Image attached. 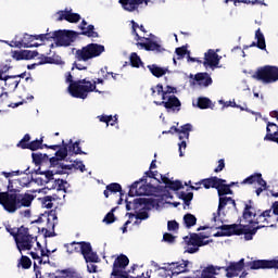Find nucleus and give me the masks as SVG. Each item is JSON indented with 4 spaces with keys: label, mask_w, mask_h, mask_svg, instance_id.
Here are the masks:
<instances>
[{
    "label": "nucleus",
    "mask_w": 278,
    "mask_h": 278,
    "mask_svg": "<svg viewBox=\"0 0 278 278\" xmlns=\"http://www.w3.org/2000/svg\"><path fill=\"white\" fill-rule=\"evenodd\" d=\"M263 227H266L265 225L256 226L254 228H251L249 225H242V224H231V225H222L215 227V229H220V231L225 232L226 237L230 236H244V240H253V237L260 229H263Z\"/></svg>",
    "instance_id": "nucleus-1"
},
{
    "label": "nucleus",
    "mask_w": 278,
    "mask_h": 278,
    "mask_svg": "<svg viewBox=\"0 0 278 278\" xmlns=\"http://www.w3.org/2000/svg\"><path fill=\"white\" fill-rule=\"evenodd\" d=\"M64 247L68 255H73V253H81L85 262H101L99 254L92 251V244H90V242L73 241L72 243H66Z\"/></svg>",
    "instance_id": "nucleus-2"
},
{
    "label": "nucleus",
    "mask_w": 278,
    "mask_h": 278,
    "mask_svg": "<svg viewBox=\"0 0 278 278\" xmlns=\"http://www.w3.org/2000/svg\"><path fill=\"white\" fill-rule=\"evenodd\" d=\"M102 53H105V46L100 43H88L81 49L76 50L75 60H77V62H90V60L101 56Z\"/></svg>",
    "instance_id": "nucleus-3"
},
{
    "label": "nucleus",
    "mask_w": 278,
    "mask_h": 278,
    "mask_svg": "<svg viewBox=\"0 0 278 278\" xmlns=\"http://www.w3.org/2000/svg\"><path fill=\"white\" fill-rule=\"evenodd\" d=\"M70 94L75 99H87L88 92H99L97 83L86 80V78L77 80L68 86Z\"/></svg>",
    "instance_id": "nucleus-4"
},
{
    "label": "nucleus",
    "mask_w": 278,
    "mask_h": 278,
    "mask_svg": "<svg viewBox=\"0 0 278 278\" xmlns=\"http://www.w3.org/2000/svg\"><path fill=\"white\" fill-rule=\"evenodd\" d=\"M38 237L29 233V228L21 226L18 228V233L14 239L18 251H31L34 248V242H37Z\"/></svg>",
    "instance_id": "nucleus-5"
},
{
    "label": "nucleus",
    "mask_w": 278,
    "mask_h": 278,
    "mask_svg": "<svg viewBox=\"0 0 278 278\" xmlns=\"http://www.w3.org/2000/svg\"><path fill=\"white\" fill-rule=\"evenodd\" d=\"M253 79L263 84H275V81H278V67L275 65L258 67L253 74Z\"/></svg>",
    "instance_id": "nucleus-6"
},
{
    "label": "nucleus",
    "mask_w": 278,
    "mask_h": 278,
    "mask_svg": "<svg viewBox=\"0 0 278 278\" xmlns=\"http://www.w3.org/2000/svg\"><path fill=\"white\" fill-rule=\"evenodd\" d=\"M190 261H178L173 263H164V267H160L159 270H162V277H175L176 275H181L182 273H190L188 266Z\"/></svg>",
    "instance_id": "nucleus-7"
},
{
    "label": "nucleus",
    "mask_w": 278,
    "mask_h": 278,
    "mask_svg": "<svg viewBox=\"0 0 278 278\" xmlns=\"http://www.w3.org/2000/svg\"><path fill=\"white\" fill-rule=\"evenodd\" d=\"M70 153H75V155H86V152L81 150L79 147V141L73 143V139L70 140V143H66L64 140L61 142V147L55 152V156L62 162V160H66Z\"/></svg>",
    "instance_id": "nucleus-8"
},
{
    "label": "nucleus",
    "mask_w": 278,
    "mask_h": 278,
    "mask_svg": "<svg viewBox=\"0 0 278 278\" xmlns=\"http://www.w3.org/2000/svg\"><path fill=\"white\" fill-rule=\"evenodd\" d=\"M47 220V228H43L45 238H53L55 236V231H49V229H55V225L58 223V213L55 211H50L48 214H42L41 217L36 219L33 223H45Z\"/></svg>",
    "instance_id": "nucleus-9"
},
{
    "label": "nucleus",
    "mask_w": 278,
    "mask_h": 278,
    "mask_svg": "<svg viewBox=\"0 0 278 278\" xmlns=\"http://www.w3.org/2000/svg\"><path fill=\"white\" fill-rule=\"evenodd\" d=\"M0 205L9 212L14 214L18 210L17 193H9L8 191L0 192Z\"/></svg>",
    "instance_id": "nucleus-10"
},
{
    "label": "nucleus",
    "mask_w": 278,
    "mask_h": 278,
    "mask_svg": "<svg viewBox=\"0 0 278 278\" xmlns=\"http://www.w3.org/2000/svg\"><path fill=\"white\" fill-rule=\"evenodd\" d=\"M54 36V41L58 47H71L73 41L79 36V33L75 30H55Z\"/></svg>",
    "instance_id": "nucleus-11"
},
{
    "label": "nucleus",
    "mask_w": 278,
    "mask_h": 278,
    "mask_svg": "<svg viewBox=\"0 0 278 278\" xmlns=\"http://www.w3.org/2000/svg\"><path fill=\"white\" fill-rule=\"evenodd\" d=\"M127 266H129V257H127L125 254L118 255L113 263L111 277H122L123 275L129 273L125 270Z\"/></svg>",
    "instance_id": "nucleus-12"
},
{
    "label": "nucleus",
    "mask_w": 278,
    "mask_h": 278,
    "mask_svg": "<svg viewBox=\"0 0 278 278\" xmlns=\"http://www.w3.org/2000/svg\"><path fill=\"white\" fill-rule=\"evenodd\" d=\"M257 214H260V210L255 208V205H253V200H249L244 204V208L242 212V219L244 223L249 225H255V218H257Z\"/></svg>",
    "instance_id": "nucleus-13"
},
{
    "label": "nucleus",
    "mask_w": 278,
    "mask_h": 278,
    "mask_svg": "<svg viewBox=\"0 0 278 278\" xmlns=\"http://www.w3.org/2000/svg\"><path fill=\"white\" fill-rule=\"evenodd\" d=\"M251 270H270L278 269V260H256L248 263Z\"/></svg>",
    "instance_id": "nucleus-14"
},
{
    "label": "nucleus",
    "mask_w": 278,
    "mask_h": 278,
    "mask_svg": "<svg viewBox=\"0 0 278 278\" xmlns=\"http://www.w3.org/2000/svg\"><path fill=\"white\" fill-rule=\"evenodd\" d=\"M142 180L135 181L129 189L128 197H151V185H141Z\"/></svg>",
    "instance_id": "nucleus-15"
},
{
    "label": "nucleus",
    "mask_w": 278,
    "mask_h": 278,
    "mask_svg": "<svg viewBox=\"0 0 278 278\" xmlns=\"http://www.w3.org/2000/svg\"><path fill=\"white\" fill-rule=\"evenodd\" d=\"M220 270H225L227 278L238 277V274L244 269V258L239 262H230L226 266H219Z\"/></svg>",
    "instance_id": "nucleus-16"
},
{
    "label": "nucleus",
    "mask_w": 278,
    "mask_h": 278,
    "mask_svg": "<svg viewBox=\"0 0 278 278\" xmlns=\"http://www.w3.org/2000/svg\"><path fill=\"white\" fill-rule=\"evenodd\" d=\"M167 101L163 100V101H154L155 105H163V108L165 110H172L173 112H179V110H181V101L179 100V98H177V96L172 94V96H167Z\"/></svg>",
    "instance_id": "nucleus-17"
},
{
    "label": "nucleus",
    "mask_w": 278,
    "mask_h": 278,
    "mask_svg": "<svg viewBox=\"0 0 278 278\" xmlns=\"http://www.w3.org/2000/svg\"><path fill=\"white\" fill-rule=\"evenodd\" d=\"M34 40H36L34 35L25 33L23 38L15 41L14 45H11V47H15L16 49H31L34 47H40V43L34 42Z\"/></svg>",
    "instance_id": "nucleus-18"
},
{
    "label": "nucleus",
    "mask_w": 278,
    "mask_h": 278,
    "mask_svg": "<svg viewBox=\"0 0 278 278\" xmlns=\"http://www.w3.org/2000/svg\"><path fill=\"white\" fill-rule=\"evenodd\" d=\"M155 90L157 92V94L162 97V101H166V99H168V94H175L177 93V88L173 87V86H169L167 85L165 87V90H164V85L162 84H157L155 87H151V96L152 97H155Z\"/></svg>",
    "instance_id": "nucleus-19"
},
{
    "label": "nucleus",
    "mask_w": 278,
    "mask_h": 278,
    "mask_svg": "<svg viewBox=\"0 0 278 278\" xmlns=\"http://www.w3.org/2000/svg\"><path fill=\"white\" fill-rule=\"evenodd\" d=\"M59 17L56 21L62 22V21H67V23H79L81 21V15L79 13H73V10L65 9L63 11L56 12Z\"/></svg>",
    "instance_id": "nucleus-20"
},
{
    "label": "nucleus",
    "mask_w": 278,
    "mask_h": 278,
    "mask_svg": "<svg viewBox=\"0 0 278 278\" xmlns=\"http://www.w3.org/2000/svg\"><path fill=\"white\" fill-rule=\"evenodd\" d=\"M220 64V56L214 50L210 49L204 53L203 66L211 68H216Z\"/></svg>",
    "instance_id": "nucleus-21"
},
{
    "label": "nucleus",
    "mask_w": 278,
    "mask_h": 278,
    "mask_svg": "<svg viewBox=\"0 0 278 278\" xmlns=\"http://www.w3.org/2000/svg\"><path fill=\"white\" fill-rule=\"evenodd\" d=\"M230 203L232 205V207L236 208V200H233V198L231 197H225L222 195L219 197V203H218V207H217V212L213 213V223H216L220 216V211L225 210V207H227V204Z\"/></svg>",
    "instance_id": "nucleus-22"
},
{
    "label": "nucleus",
    "mask_w": 278,
    "mask_h": 278,
    "mask_svg": "<svg viewBox=\"0 0 278 278\" xmlns=\"http://www.w3.org/2000/svg\"><path fill=\"white\" fill-rule=\"evenodd\" d=\"M54 175H66L64 170H46L42 176L35 178V184H39L40 186H47L49 181H53Z\"/></svg>",
    "instance_id": "nucleus-23"
},
{
    "label": "nucleus",
    "mask_w": 278,
    "mask_h": 278,
    "mask_svg": "<svg viewBox=\"0 0 278 278\" xmlns=\"http://www.w3.org/2000/svg\"><path fill=\"white\" fill-rule=\"evenodd\" d=\"M169 131H174V134H178L179 140H190V131H192V124L187 123L180 128H177L176 126H172L169 128Z\"/></svg>",
    "instance_id": "nucleus-24"
},
{
    "label": "nucleus",
    "mask_w": 278,
    "mask_h": 278,
    "mask_svg": "<svg viewBox=\"0 0 278 278\" xmlns=\"http://www.w3.org/2000/svg\"><path fill=\"white\" fill-rule=\"evenodd\" d=\"M78 28L80 29L78 36H87V38H99V33L94 31V25H88V22H86V20L81 21Z\"/></svg>",
    "instance_id": "nucleus-25"
},
{
    "label": "nucleus",
    "mask_w": 278,
    "mask_h": 278,
    "mask_svg": "<svg viewBox=\"0 0 278 278\" xmlns=\"http://www.w3.org/2000/svg\"><path fill=\"white\" fill-rule=\"evenodd\" d=\"M149 1L151 0H119V3L127 12H136L142 3L149 5Z\"/></svg>",
    "instance_id": "nucleus-26"
},
{
    "label": "nucleus",
    "mask_w": 278,
    "mask_h": 278,
    "mask_svg": "<svg viewBox=\"0 0 278 278\" xmlns=\"http://www.w3.org/2000/svg\"><path fill=\"white\" fill-rule=\"evenodd\" d=\"M146 42H138L137 45L144 49L146 51H155L156 53H163L166 51L162 47V45L157 43V41H153L151 38H144Z\"/></svg>",
    "instance_id": "nucleus-27"
},
{
    "label": "nucleus",
    "mask_w": 278,
    "mask_h": 278,
    "mask_svg": "<svg viewBox=\"0 0 278 278\" xmlns=\"http://www.w3.org/2000/svg\"><path fill=\"white\" fill-rule=\"evenodd\" d=\"M253 184H258V186H262L264 189H266L267 186L266 180H264L261 173L252 174L251 176L243 179V181H241L242 186H253Z\"/></svg>",
    "instance_id": "nucleus-28"
},
{
    "label": "nucleus",
    "mask_w": 278,
    "mask_h": 278,
    "mask_svg": "<svg viewBox=\"0 0 278 278\" xmlns=\"http://www.w3.org/2000/svg\"><path fill=\"white\" fill-rule=\"evenodd\" d=\"M194 80L197 81L198 86H200L201 88H207L213 84L212 76H210L207 72L195 74Z\"/></svg>",
    "instance_id": "nucleus-29"
},
{
    "label": "nucleus",
    "mask_w": 278,
    "mask_h": 278,
    "mask_svg": "<svg viewBox=\"0 0 278 278\" xmlns=\"http://www.w3.org/2000/svg\"><path fill=\"white\" fill-rule=\"evenodd\" d=\"M255 39L256 42L253 41L250 46L244 47V49H249V47H257V49H261L262 51H266V38L264 37V33H262V29H257L255 31Z\"/></svg>",
    "instance_id": "nucleus-30"
},
{
    "label": "nucleus",
    "mask_w": 278,
    "mask_h": 278,
    "mask_svg": "<svg viewBox=\"0 0 278 278\" xmlns=\"http://www.w3.org/2000/svg\"><path fill=\"white\" fill-rule=\"evenodd\" d=\"M31 201H34V194L17 193V210H21V207H29Z\"/></svg>",
    "instance_id": "nucleus-31"
},
{
    "label": "nucleus",
    "mask_w": 278,
    "mask_h": 278,
    "mask_svg": "<svg viewBox=\"0 0 278 278\" xmlns=\"http://www.w3.org/2000/svg\"><path fill=\"white\" fill-rule=\"evenodd\" d=\"M195 186H203L205 190H210V188H218V185L216 182V176H212L210 178L201 179L200 181L195 182Z\"/></svg>",
    "instance_id": "nucleus-32"
},
{
    "label": "nucleus",
    "mask_w": 278,
    "mask_h": 278,
    "mask_svg": "<svg viewBox=\"0 0 278 278\" xmlns=\"http://www.w3.org/2000/svg\"><path fill=\"white\" fill-rule=\"evenodd\" d=\"M110 192L112 194H116V192H119L121 194H123V187L118 182H112L106 186V189L103 192L105 199H110Z\"/></svg>",
    "instance_id": "nucleus-33"
},
{
    "label": "nucleus",
    "mask_w": 278,
    "mask_h": 278,
    "mask_svg": "<svg viewBox=\"0 0 278 278\" xmlns=\"http://www.w3.org/2000/svg\"><path fill=\"white\" fill-rule=\"evenodd\" d=\"M148 70L152 73L153 77H164L168 73V68L160 67L157 64L148 65Z\"/></svg>",
    "instance_id": "nucleus-34"
},
{
    "label": "nucleus",
    "mask_w": 278,
    "mask_h": 278,
    "mask_svg": "<svg viewBox=\"0 0 278 278\" xmlns=\"http://www.w3.org/2000/svg\"><path fill=\"white\" fill-rule=\"evenodd\" d=\"M31 159L36 166H40L41 164H47V162H49V155L42 153H31Z\"/></svg>",
    "instance_id": "nucleus-35"
},
{
    "label": "nucleus",
    "mask_w": 278,
    "mask_h": 278,
    "mask_svg": "<svg viewBox=\"0 0 278 278\" xmlns=\"http://www.w3.org/2000/svg\"><path fill=\"white\" fill-rule=\"evenodd\" d=\"M100 123H105L106 127H114L116 125V123H118V117L115 115L114 117H112V115H100L98 116Z\"/></svg>",
    "instance_id": "nucleus-36"
},
{
    "label": "nucleus",
    "mask_w": 278,
    "mask_h": 278,
    "mask_svg": "<svg viewBox=\"0 0 278 278\" xmlns=\"http://www.w3.org/2000/svg\"><path fill=\"white\" fill-rule=\"evenodd\" d=\"M182 220L187 229H191V227L197 225V216H194L192 213L185 214Z\"/></svg>",
    "instance_id": "nucleus-37"
},
{
    "label": "nucleus",
    "mask_w": 278,
    "mask_h": 278,
    "mask_svg": "<svg viewBox=\"0 0 278 278\" xmlns=\"http://www.w3.org/2000/svg\"><path fill=\"white\" fill-rule=\"evenodd\" d=\"M53 201H58V194L41 198L42 207L51 210V207H53Z\"/></svg>",
    "instance_id": "nucleus-38"
},
{
    "label": "nucleus",
    "mask_w": 278,
    "mask_h": 278,
    "mask_svg": "<svg viewBox=\"0 0 278 278\" xmlns=\"http://www.w3.org/2000/svg\"><path fill=\"white\" fill-rule=\"evenodd\" d=\"M136 205H150L151 207H155L157 205V201L153 198H138L135 199Z\"/></svg>",
    "instance_id": "nucleus-39"
},
{
    "label": "nucleus",
    "mask_w": 278,
    "mask_h": 278,
    "mask_svg": "<svg viewBox=\"0 0 278 278\" xmlns=\"http://www.w3.org/2000/svg\"><path fill=\"white\" fill-rule=\"evenodd\" d=\"M188 244L191 247H203V237L199 236V233H193L189 238Z\"/></svg>",
    "instance_id": "nucleus-40"
},
{
    "label": "nucleus",
    "mask_w": 278,
    "mask_h": 278,
    "mask_svg": "<svg viewBox=\"0 0 278 278\" xmlns=\"http://www.w3.org/2000/svg\"><path fill=\"white\" fill-rule=\"evenodd\" d=\"M216 190L218 197H227V194H233V190H231V185H222L219 187L217 185Z\"/></svg>",
    "instance_id": "nucleus-41"
},
{
    "label": "nucleus",
    "mask_w": 278,
    "mask_h": 278,
    "mask_svg": "<svg viewBox=\"0 0 278 278\" xmlns=\"http://www.w3.org/2000/svg\"><path fill=\"white\" fill-rule=\"evenodd\" d=\"M130 66L132 68H140L142 66V59L136 52L130 53Z\"/></svg>",
    "instance_id": "nucleus-42"
},
{
    "label": "nucleus",
    "mask_w": 278,
    "mask_h": 278,
    "mask_svg": "<svg viewBox=\"0 0 278 278\" xmlns=\"http://www.w3.org/2000/svg\"><path fill=\"white\" fill-rule=\"evenodd\" d=\"M212 106V100L210 98H198V108L200 110H207Z\"/></svg>",
    "instance_id": "nucleus-43"
},
{
    "label": "nucleus",
    "mask_w": 278,
    "mask_h": 278,
    "mask_svg": "<svg viewBox=\"0 0 278 278\" xmlns=\"http://www.w3.org/2000/svg\"><path fill=\"white\" fill-rule=\"evenodd\" d=\"M42 142H45V140L42 138L40 139H36L34 141H30L28 143V150L29 151H38V149H42Z\"/></svg>",
    "instance_id": "nucleus-44"
},
{
    "label": "nucleus",
    "mask_w": 278,
    "mask_h": 278,
    "mask_svg": "<svg viewBox=\"0 0 278 278\" xmlns=\"http://www.w3.org/2000/svg\"><path fill=\"white\" fill-rule=\"evenodd\" d=\"M29 140H31V136H29V134L24 135L21 141L16 144L17 149H28Z\"/></svg>",
    "instance_id": "nucleus-45"
},
{
    "label": "nucleus",
    "mask_w": 278,
    "mask_h": 278,
    "mask_svg": "<svg viewBox=\"0 0 278 278\" xmlns=\"http://www.w3.org/2000/svg\"><path fill=\"white\" fill-rule=\"evenodd\" d=\"M66 184H68V181H66L64 179L58 178L54 180V186L58 191L66 192Z\"/></svg>",
    "instance_id": "nucleus-46"
},
{
    "label": "nucleus",
    "mask_w": 278,
    "mask_h": 278,
    "mask_svg": "<svg viewBox=\"0 0 278 278\" xmlns=\"http://www.w3.org/2000/svg\"><path fill=\"white\" fill-rule=\"evenodd\" d=\"M167 188L176 192L177 190H181L184 188V184H181L180 180H169Z\"/></svg>",
    "instance_id": "nucleus-47"
},
{
    "label": "nucleus",
    "mask_w": 278,
    "mask_h": 278,
    "mask_svg": "<svg viewBox=\"0 0 278 278\" xmlns=\"http://www.w3.org/2000/svg\"><path fill=\"white\" fill-rule=\"evenodd\" d=\"M116 222V216L114 215V208H112L103 218V223L106 225H112Z\"/></svg>",
    "instance_id": "nucleus-48"
},
{
    "label": "nucleus",
    "mask_w": 278,
    "mask_h": 278,
    "mask_svg": "<svg viewBox=\"0 0 278 278\" xmlns=\"http://www.w3.org/2000/svg\"><path fill=\"white\" fill-rule=\"evenodd\" d=\"M20 264H21L22 268L27 270V269L31 268V258H29L28 256L23 255L20 260Z\"/></svg>",
    "instance_id": "nucleus-49"
},
{
    "label": "nucleus",
    "mask_w": 278,
    "mask_h": 278,
    "mask_svg": "<svg viewBox=\"0 0 278 278\" xmlns=\"http://www.w3.org/2000/svg\"><path fill=\"white\" fill-rule=\"evenodd\" d=\"M176 55H178L177 60H184L186 58V53H188V49L186 47H179L175 50Z\"/></svg>",
    "instance_id": "nucleus-50"
},
{
    "label": "nucleus",
    "mask_w": 278,
    "mask_h": 278,
    "mask_svg": "<svg viewBox=\"0 0 278 278\" xmlns=\"http://www.w3.org/2000/svg\"><path fill=\"white\" fill-rule=\"evenodd\" d=\"M157 176V170H148L144 173V176L142 178H140V181H143L144 184H147V177H149L150 179H155V177Z\"/></svg>",
    "instance_id": "nucleus-51"
},
{
    "label": "nucleus",
    "mask_w": 278,
    "mask_h": 278,
    "mask_svg": "<svg viewBox=\"0 0 278 278\" xmlns=\"http://www.w3.org/2000/svg\"><path fill=\"white\" fill-rule=\"evenodd\" d=\"M34 58H38V51L24 50V60H34Z\"/></svg>",
    "instance_id": "nucleus-52"
},
{
    "label": "nucleus",
    "mask_w": 278,
    "mask_h": 278,
    "mask_svg": "<svg viewBox=\"0 0 278 278\" xmlns=\"http://www.w3.org/2000/svg\"><path fill=\"white\" fill-rule=\"evenodd\" d=\"M5 230L14 238V240H16V237L18 236V228H12V226L8 224L5 226Z\"/></svg>",
    "instance_id": "nucleus-53"
},
{
    "label": "nucleus",
    "mask_w": 278,
    "mask_h": 278,
    "mask_svg": "<svg viewBox=\"0 0 278 278\" xmlns=\"http://www.w3.org/2000/svg\"><path fill=\"white\" fill-rule=\"evenodd\" d=\"M168 231H177L179 229V223L177 220H169L167 223Z\"/></svg>",
    "instance_id": "nucleus-54"
},
{
    "label": "nucleus",
    "mask_w": 278,
    "mask_h": 278,
    "mask_svg": "<svg viewBox=\"0 0 278 278\" xmlns=\"http://www.w3.org/2000/svg\"><path fill=\"white\" fill-rule=\"evenodd\" d=\"M267 134H275L278 131V125L275 123H267V128H266Z\"/></svg>",
    "instance_id": "nucleus-55"
},
{
    "label": "nucleus",
    "mask_w": 278,
    "mask_h": 278,
    "mask_svg": "<svg viewBox=\"0 0 278 278\" xmlns=\"http://www.w3.org/2000/svg\"><path fill=\"white\" fill-rule=\"evenodd\" d=\"M73 164L75 165V166H73V168H75L76 170H80V173H84L86 170V165H84V162L74 161Z\"/></svg>",
    "instance_id": "nucleus-56"
},
{
    "label": "nucleus",
    "mask_w": 278,
    "mask_h": 278,
    "mask_svg": "<svg viewBox=\"0 0 278 278\" xmlns=\"http://www.w3.org/2000/svg\"><path fill=\"white\" fill-rule=\"evenodd\" d=\"M193 199H194V193L188 192L187 195H186V198H185L182 201H184V203H185V205H186L187 207H190V203H192V200H193Z\"/></svg>",
    "instance_id": "nucleus-57"
},
{
    "label": "nucleus",
    "mask_w": 278,
    "mask_h": 278,
    "mask_svg": "<svg viewBox=\"0 0 278 278\" xmlns=\"http://www.w3.org/2000/svg\"><path fill=\"white\" fill-rule=\"evenodd\" d=\"M87 264L88 273H97V268H99V266H97L96 264H99V262H87Z\"/></svg>",
    "instance_id": "nucleus-58"
},
{
    "label": "nucleus",
    "mask_w": 278,
    "mask_h": 278,
    "mask_svg": "<svg viewBox=\"0 0 278 278\" xmlns=\"http://www.w3.org/2000/svg\"><path fill=\"white\" fill-rule=\"evenodd\" d=\"M271 214H273V208L263 211L260 213V218H264V220H268V218H270Z\"/></svg>",
    "instance_id": "nucleus-59"
},
{
    "label": "nucleus",
    "mask_w": 278,
    "mask_h": 278,
    "mask_svg": "<svg viewBox=\"0 0 278 278\" xmlns=\"http://www.w3.org/2000/svg\"><path fill=\"white\" fill-rule=\"evenodd\" d=\"M13 59L17 60V61L25 60V52H24V50H22V51H14L13 52Z\"/></svg>",
    "instance_id": "nucleus-60"
},
{
    "label": "nucleus",
    "mask_w": 278,
    "mask_h": 278,
    "mask_svg": "<svg viewBox=\"0 0 278 278\" xmlns=\"http://www.w3.org/2000/svg\"><path fill=\"white\" fill-rule=\"evenodd\" d=\"M2 175L5 177V179L10 178V177H14L15 176H18V175H23V172L21 170H14V172H2Z\"/></svg>",
    "instance_id": "nucleus-61"
},
{
    "label": "nucleus",
    "mask_w": 278,
    "mask_h": 278,
    "mask_svg": "<svg viewBox=\"0 0 278 278\" xmlns=\"http://www.w3.org/2000/svg\"><path fill=\"white\" fill-rule=\"evenodd\" d=\"M163 240H164V242L173 243V242H175V236H173V235L169 233V232H165V233L163 235Z\"/></svg>",
    "instance_id": "nucleus-62"
},
{
    "label": "nucleus",
    "mask_w": 278,
    "mask_h": 278,
    "mask_svg": "<svg viewBox=\"0 0 278 278\" xmlns=\"http://www.w3.org/2000/svg\"><path fill=\"white\" fill-rule=\"evenodd\" d=\"M225 169V159L218 161L217 167L214 169V173H222Z\"/></svg>",
    "instance_id": "nucleus-63"
},
{
    "label": "nucleus",
    "mask_w": 278,
    "mask_h": 278,
    "mask_svg": "<svg viewBox=\"0 0 278 278\" xmlns=\"http://www.w3.org/2000/svg\"><path fill=\"white\" fill-rule=\"evenodd\" d=\"M48 162H50V166L55 167V166H60V160L56 156H52L49 159L48 156Z\"/></svg>",
    "instance_id": "nucleus-64"
}]
</instances>
